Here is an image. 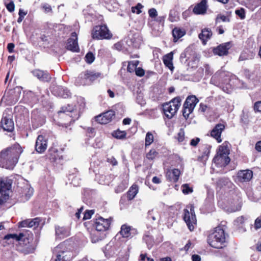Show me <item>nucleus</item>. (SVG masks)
<instances>
[{"label": "nucleus", "instance_id": "7c9ffc66", "mask_svg": "<svg viewBox=\"0 0 261 261\" xmlns=\"http://www.w3.org/2000/svg\"><path fill=\"white\" fill-rule=\"evenodd\" d=\"M10 193V192L0 191V205H3L10 199L11 197Z\"/></svg>", "mask_w": 261, "mask_h": 261}, {"label": "nucleus", "instance_id": "58836bf2", "mask_svg": "<svg viewBox=\"0 0 261 261\" xmlns=\"http://www.w3.org/2000/svg\"><path fill=\"white\" fill-rule=\"evenodd\" d=\"M211 146L209 145H204L203 146V151L202 152V158L206 160L210 153Z\"/></svg>", "mask_w": 261, "mask_h": 261}, {"label": "nucleus", "instance_id": "5fc2aeb1", "mask_svg": "<svg viewBox=\"0 0 261 261\" xmlns=\"http://www.w3.org/2000/svg\"><path fill=\"white\" fill-rule=\"evenodd\" d=\"M29 219H26L19 223V227H29Z\"/></svg>", "mask_w": 261, "mask_h": 261}, {"label": "nucleus", "instance_id": "4d7b16f0", "mask_svg": "<svg viewBox=\"0 0 261 261\" xmlns=\"http://www.w3.org/2000/svg\"><path fill=\"white\" fill-rule=\"evenodd\" d=\"M136 74L139 76H142L144 74V70L141 68H137L135 69Z\"/></svg>", "mask_w": 261, "mask_h": 261}, {"label": "nucleus", "instance_id": "1a4fd4ad", "mask_svg": "<svg viewBox=\"0 0 261 261\" xmlns=\"http://www.w3.org/2000/svg\"><path fill=\"white\" fill-rule=\"evenodd\" d=\"M184 220L186 223L190 231L193 230L194 225L196 223V218L193 206L191 207L190 211H189L187 209L184 210Z\"/></svg>", "mask_w": 261, "mask_h": 261}, {"label": "nucleus", "instance_id": "b1692460", "mask_svg": "<svg viewBox=\"0 0 261 261\" xmlns=\"http://www.w3.org/2000/svg\"><path fill=\"white\" fill-rule=\"evenodd\" d=\"M215 182L217 188L219 189H221L225 187L229 188L232 184L228 178L225 177H220Z\"/></svg>", "mask_w": 261, "mask_h": 261}, {"label": "nucleus", "instance_id": "79ce46f5", "mask_svg": "<svg viewBox=\"0 0 261 261\" xmlns=\"http://www.w3.org/2000/svg\"><path fill=\"white\" fill-rule=\"evenodd\" d=\"M40 222V220L39 218H36L33 219H29V227H37L39 223Z\"/></svg>", "mask_w": 261, "mask_h": 261}, {"label": "nucleus", "instance_id": "052dcab7", "mask_svg": "<svg viewBox=\"0 0 261 261\" xmlns=\"http://www.w3.org/2000/svg\"><path fill=\"white\" fill-rule=\"evenodd\" d=\"M107 161L109 163L111 164L113 166H116L117 165V161L116 159L113 156H111L110 158H108Z\"/></svg>", "mask_w": 261, "mask_h": 261}, {"label": "nucleus", "instance_id": "0e129e2a", "mask_svg": "<svg viewBox=\"0 0 261 261\" xmlns=\"http://www.w3.org/2000/svg\"><path fill=\"white\" fill-rule=\"evenodd\" d=\"M15 45L12 43H10L7 45V48L9 53H13L14 51V48Z\"/></svg>", "mask_w": 261, "mask_h": 261}, {"label": "nucleus", "instance_id": "09e8293b", "mask_svg": "<svg viewBox=\"0 0 261 261\" xmlns=\"http://www.w3.org/2000/svg\"><path fill=\"white\" fill-rule=\"evenodd\" d=\"M236 14L238 15L241 19H243L245 17V10L243 8L236 10Z\"/></svg>", "mask_w": 261, "mask_h": 261}, {"label": "nucleus", "instance_id": "72a5a7b5", "mask_svg": "<svg viewBox=\"0 0 261 261\" xmlns=\"http://www.w3.org/2000/svg\"><path fill=\"white\" fill-rule=\"evenodd\" d=\"M154 137L153 134L151 132L147 133L145 137V147L150 146L153 142Z\"/></svg>", "mask_w": 261, "mask_h": 261}, {"label": "nucleus", "instance_id": "412c9836", "mask_svg": "<svg viewBox=\"0 0 261 261\" xmlns=\"http://www.w3.org/2000/svg\"><path fill=\"white\" fill-rule=\"evenodd\" d=\"M52 92L55 95L64 98H67L70 95V93L67 88L61 86L55 87Z\"/></svg>", "mask_w": 261, "mask_h": 261}, {"label": "nucleus", "instance_id": "aec40b11", "mask_svg": "<svg viewBox=\"0 0 261 261\" xmlns=\"http://www.w3.org/2000/svg\"><path fill=\"white\" fill-rule=\"evenodd\" d=\"M12 180L8 177L2 178L0 180V191L11 192Z\"/></svg>", "mask_w": 261, "mask_h": 261}, {"label": "nucleus", "instance_id": "473e14b6", "mask_svg": "<svg viewBox=\"0 0 261 261\" xmlns=\"http://www.w3.org/2000/svg\"><path fill=\"white\" fill-rule=\"evenodd\" d=\"M144 241L146 243L148 248L151 247L153 243V239L152 237L149 234V233L147 232L145 233L143 238Z\"/></svg>", "mask_w": 261, "mask_h": 261}, {"label": "nucleus", "instance_id": "49530a36", "mask_svg": "<svg viewBox=\"0 0 261 261\" xmlns=\"http://www.w3.org/2000/svg\"><path fill=\"white\" fill-rule=\"evenodd\" d=\"M22 236V233H20L18 235L16 234H8L5 236L4 239L5 240H9L10 239H14L16 240H17L18 238H20V237Z\"/></svg>", "mask_w": 261, "mask_h": 261}, {"label": "nucleus", "instance_id": "7ed1b4c3", "mask_svg": "<svg viewBox=\"0 0 261 261\" xmlns=\"http://www.w3.org/2000/svg\"><path fill=\"white\" fill-rule=\"evenodd\" d=\"M207 243L213 248H222L226 243L224 230L220 226L216 227L214 231L208 235Z\"/></svg>", "mask_w": 261, "mask_h": 261}, {"label": "nucleus", "instance_id": "a211bd4d", "mask_svg": "<svg viewBox=\"0 0 261 261\" xmlns=\"http://www.w3.org/2000/svg\"><path fill=\"white\" fill-rule=\"evenodd\" d=\"M33 75L42 82H49L51 77L46 71L35 69L32 71Z\"/></svg>", "mask_w": 261, "mask_h": 261}, {"label": "nucleus", "instance_id": "f704fd0d", "mask_svg": "<svg viewBox=\"0 0 261 261\" xmlns=\"http://www.w3.org/2000/svg\"><path fill=\"white\" fill-rule=\"evenodd\" d=\"M126 133L125 131H121L119 129L114 131L112 133V135L114 137L117 139H122L125 137Z\"/></svg>", "mask_w": 261, "mask_h": 261}, {"label": "nucleus", "instance_id": "13d9d810", "mask_svg": "<svg viewBox=\"0 0 261 261\" xmlns=\"http://www.w3.org/2000/svg\"><path fill=\"white\" fill-rule=\"evenodd\" d=\"M254 227L256 229H259L261 228V218L258 217L257 218L254 223Z\"/></svg>", "mask_w": 261, "mask_h": 261}, {"label": "nucleus", "instance_id": "20e7f679", "mask_svg": "<svg viewBox=\"0 0 261 261\" xmlns=\"http://www.w3.org/2000/svg\"><path fill=\"white\" fill-rule=\"evenodd\" d=\"M181 99L177 96L173 98L169 102L162 105L163 111L168 119L172 118L176 114L181 105Z\"/></svg>", "mask_w": 261, "mask_h": 261}, {"label": "nucleus", "instance_id": "bb28decb", "mask_svg": "<svg viewBox=\"0 0 261 261\" xmlns=\"http://www.w3.org/2000/svg\"><path fill=\"white\" fill-rule=\"evenodd\" d=\"M132 231H136L135 229H132L130 226L123 224L121 227L120 233L123 238H128L131 236Z\"/></svg>", "mask_w": 261, "mask_h": 261}, {"label": "nucleus", "instance_id": "2eb2a0df", "mask_svg": "<svg viewBox=\"0 0 261 261\" xmlns=\"http://www.w3.org/2000/svg\"><path fill=\"white\" fill-rule=\"evenodd\" d=\"M47 146V140L42 135H39L36 141V150L39 153H42L46 149Z\"/></svg>", "mask_w": 261, "mask_h": 261}, {"label": "nucleus", "instance_id": "f03ea898", "mask_svg": "<svg viewBox=\"0 0 261 261\" xmlns=\"http://www.w3.org/2000/svg\"><path fill=\"white\" fill-rule=\"evenodd\" d=\"M72 248L68 241L59 244L54 249V252L56 254L55 261H71L74 257Z\"/></svg>", "mask_w": 261, "mask_h": 261}, {"label": "nucleus", "instance_id": "f257e3e1", "mask_svg": "<svg viewBox=\"0 0 261 261\" xmlns=\"http://www.w3.org/2000/svg\"><path fill=\"white\" fill-rule=\"evenodd\" d=\"M23 150L18 144L3 150L0 153V166L7 169H13L18 162Z\"/></svg>", "mask_w": 261, "mask_h": 261}, {"label": "nucleus", "instance_id": "c85d7f7f", "mask_svg": "<svg viewBox=\"0 0 261 261\" xmlns=\"http://www.w3.org/2000/svg\"><path fill=\"white\" fill-rule=\"evenodd\" d=\"M138 192V187L136 185H133L127 192V195L128 200L133 199Z\"/></svg>", "mask_w": 261, "mask_h": 261}, {"label": "nucleus", "instance_id": "6e6552de", "mask_svg": "<svg viewBox=\"0 0 261 261\" xmlns=\"http://www.w3.org/2000/svg\"><path fill=\"white\" fill-rule=\"evenodd\" d=\"M98 76V73H94L92 72L87 71L80 74L76 80L75 83L77 85L89 84Z\"/></svg>", "mask_w": 261, "mask_h": 261}, {"label": "nucleus", "instance_id": "0eeeda50", "mask_svg": "<svg viewBox=\"0 0 261 261\" xmlns=\"http://www.w3.org/2000/svg\"><path fill=\"white\" fill-rule=\"evenodd\" d=\"M198 99L194 95L189 96L186 99L182 109V115L187 119L189 115L193 111L196 104L198 102Z\"/></svg>", "mask_w": 261, "mask_h": 261}, {"label": "nucleus", "instance_id": "f8f14e48", "mask_svg": "<svg viewBox=\"0 0 261 261\" xmlns=\"http://www.w3.org/2000/svg\"><path fill=\"white\" fill-rule=\"evenodd\" d=\"M110 225V220L104 219L102 217H99L96 219L94 224L95 229L98 231H106L109 228Z\"/></svg>", "mask_w": 261, "mask_h": 261}, {"label": "nucleus", "instance_id": "a878e982", "mask_svg": "<svg viewBox=\"0 0 261 261\" xmlns=\"http://www.w3.org/2000/svg\"><path fill=\"white\" fill-rule=\"evenodd\" d=\"M212 36V32L210 29H204L201 33L199 35V38L203 42V44H206L207 40L210 39Z\"/></svg>", "mask_w": 261, "mask_h": 261}, {"label": "nucleus", "instance_id": "37998d69", "mask_svg": "<svg viewBox=\"0 0 261 261\" xmlns=\"http://www.w3.org/2000/svg\"><path fill=\"white\" fill-rule=\"evenodd\" d=\"M95 59V56L91 52L88 53L85 56V60L87 63L91 64Z\"/></svg>", "mask_w": 261, "mask_h": 261}, {"label": "nucleus", "instance_id": "2f4dec72", "mask_svg": "<svg viewBox=\"0 0 261 261\" xmlns=\"http://www.w3.org/2000/svg\"><path fill=\"white\" fill-rule=\"evenodd\" d=\"M159 217V214L158 211L152 209L147 213V218L148 220L151 219L153 221H155Z\"/></svg>", "mask_w": 261, "mask_h": 261}, {"label": "nucleus", "instance_id": "338daca9", "mask_svg": "<svg viewBox=\"0 0 261 261\" xmlns=\"http://www.w3.org/2000/svg\"><path fill=\"white\" fill-rule=\"evenodd\" d=\"M192 261H201V257L199 255L194 254L192 256Z\"/></svg>", "mask_w": 261, "mask_h": 261}, {"label": "nucleus", "instance_id": "6e6d98bb", "mask_svg": "<svg viewBox=\"0 0 261 261\" xmlns=\"http://www.w3.org/2000/svg\"><path fill=\"white\" fill-rule=\"evenodd\" d=\"M73 110V107L68 106L67 108H62L59 113H65L66 112H71Z\"/></svg>", "mask_w": 261, "mask_h": 261}, {"label": "nucleus", "instance_id": "39448f33", "mask_svg": "<svg viewBox=\"0 0 261 261\" xmlns=\"http://www.w3.org/2000/svg\"><path fill=\"white\" fill-rule=\"evenodd\" d=\"M18 244L17 245V250L24 254H28L34 252V248L32 246L27 237H25L23 233L22 236L17 239Z\"/></svg>", "mask_w": 261, "mask_h": 261}, {"label": "nucleus", "instance_id": "de8ad7c7", "mask_svg": "<svg viewBox=\"0 0 261 261\" xmlns=\"http://www.w3.org/2000/svg\"><path fill=\"white\" fill-rule=\"evenodd\" d=\"M142 7V5L139 3L135 7H133L132 8V11L133 13H136L139 14L141 12V9Z\"/></svg>", "mask_w": 261, "mask_h": 261}, {"label": "nucleus", "instance_id": "c9c22d12", "mask_svg": "<svg viewBox=\"0 0 261 261\" xmlns=\"http://www.w3.org/2000/svg\"><path fill=\"white\" fill-rule=\"evenodd\" d=\"M172 177L171 179V180L173 182H177L180 174V170L178 169H174L172 170Z\"/></svg>", "mask_w": 261, "mask_h": 261}, {"label": "nucleus", "instance_id": "9d476101", "mask_svg": "<svg viewBox=\"0 0 261 261\" xmlns=\"http://www.w3.org/2000/svg\"><path fill=\"white\" fill-rule=\"evenodd\" d=\"M115 112L110 110L96 116L95 119L99 123L105 124L110 122L115 117Z\"/></svg>", "mask_w": 261, "mask_h": 261}, {"label": "nucleus", "instance_id": "a18cd8bd", "mask_svg": "<svg viewBox=\"0 0 261 261\" xmlns=\"http://www.w3.org/2000/svg\"><path fill=\"white\" fill-rule=\"evenodd\" d=\"M220 21H222L223 22H228L229 21V19L225 15L219 14L217 15L216 18V23H217L220 22Z\"/></svg>", "mask_w": 261, "mask_h": 261}, {"label": "nucleus", "instance_id": "4468645a", "mask_svg": "<svg viewBox=\"0 0 261 261\" xmlns=\"http://www.w3.org/2000/svg\"><path fill=\"white\" fill-rule=\"evenodd\" d=\"M208 8L207 0H201L197 3L193 9V12L196 15H204Z\"/></svg>", "mask_w": 261, "mask_h": 261}, {"label": "nucleus", "instance_id": "f3484780", "mask_svg": "<svg viewBox=\"0 0 261 261\" xmlns=\"http://www.w3.org/2000/svg\"><path fill=\"white\" fill-rule=\"evenodd\" d=\"M224 128L225 126L224 124L219 123L214 127L211 132V136L215 138L218 143H220L222 141L221 135Z\"/></svg>", "mask_w": 261, "mask_h": 261}, {"label": "nucleus", "instance_id": "603ef678", "mask_svg": "<svg viewBox=\"0 0 261 261\" xmlns=\"http://www.w3.org/2000/svg\"><path fill=\"white\" fill-rule=\"evenodd\" d=\"M94 214V211L93 210L90 211H86L84 214L83 219L84 220H87L91 218L92 215Z\"/></svg>", "mask_w": 261, "mask_h": 261}, {"label": "nucleus", "instance_id": "3c124183", "mask_svg": "<svg viewBox=\"0 0 261 261\" xmlns=\"http://www.w3.org/2000/svg\"><path fill=\"white\" fill-rule=\"evenodd\" d=\"M225 74L224 72H221V71H218L217 73L215 74L214 75H213L211 79V83H213L217 78H218L219 76H222L223 75Z\"/></svg>", "mask_w": 261, "mask_h": 261}, {"label": "nucleus", "instance_id": "bf43d9fd", "mask_svg": "<svg viewBox=\"0 0 261 261\" xmlns=\"http://www.w3.org/2000/svg\"><path fill=\"white\" fill-rule=\"evenodd\" d=\"M199 141H200V139L199 138H196L192 139L191 140L190 145L192 146H194V147L196 146L197 145L199 142Z\"/></svg>", "mask_w": 261, "mask_h": 261}, {"label": "nucleus", "instance_id": "9b49d317", "mask_svg": "<svg viewBox=\"0 0 261 261\" xmlns=\"http://www.w3.org/2000/svg\"><path fill=\"white\" fill-rule=\"evenodd\" d=\"M1 127L5 131L12 132L14 128V122L10 115L3 114L1 121Z\"/></svg>", "mask_w": 261, "mask_h": 261}, {"label": "nucleus", "instance_id": "423d86ee", "mask_svg": "<svg viewBox=\"0 0 261 261\" xmlns=\"http://www.w3.org/2000/svg\"><path fill=\"white\" fill-rule=\"evenodd\" d=\"M92 36L95 39H109L112 35L106 25H97L94 28Z\"/></svg>", "mask_w": 261, "mask_h": 261}, {"label": "nucleus", "instance_id": "cd10ccee", "mask_svg": "<svg viewBox=\"0 0 261 261\" xmlns=\"http://www.w3.org/2000/svg\"><path fill=\"white\" fill-rule=\"evenodd\" d=\"M185 31L179 28H174L172 31V35L174 37V41H176L178 39L184 36L185 34Z\"/></svg>", "mask_w": 261, "mask_h": 261}, {"label": "nucleus", "instance_id": "69168bd1", "mask_svg": "<svg viewBox=\"0 0 261 261\" xmlns=\"http://www.w3.org/2000/svg\"><path fill=\"white\" fill-rule=\"evenodd\" d=\"M177 139L178 141L182 142L184 139V133L183 132H180L178 134V138Z\"/></svg>", "mask_w": 261, "mask_h": 261}, {"label": "nucleus", "instance_id": "ea45409f", "mask_svg": "<svg viewBox=\"0 0 261 261\" xmlns=\"http://www.w3.org/2000/svg\"><path fill=\"white\" fill-rule=\"evenodd\" d=\"M23 193L26 197L27 199L28 200L33 195V189L31 187L27 186L25 188H24Z\"/></svg>", "mask_w": 261, "mask_h": 261}, {"label": "nucleus", "instance_id": "dca6fc26", "mask_svg": "<svg viewBox=\"0 0 261 261\" xmlns=\"http://www.w3.org/2000/svg\"><path fill=\"white\" fill-rule=\"evenodd\" d=\"M230 158L228 155L217 154L213 159V162L217 166L225 167L230 162Z\"/></svg>", "mask_w": 261, "mask_h": 261}, {"label": "nucleus", "instance_id": "a19ab883", "mask_svg": "<svg viewBox=\"0 0 261 261\" xmlns=\"http://www.w3.org/2000/svg\"><path fill=\"white\" fill-rule=\"evenodd\" d=\"M182 191L185 194H188L193 192V189L190 187L188 184H184L181 186Z\"/></svg>", "mask_w": 261, "mask_h": 261}, {"label": "nucleus", "instance_id": "ddd939ff", "mask_svg": "<svg viewBox=\"0 0 261 261\" xmlns=\"http://www.w3.org/2000/svg\"><path fill=\"white\" fill-rule=\"evenodd\" d=\"M67 48L73 52H78L79 51V47L77 43V36L75 32L71 34V37L68 39Z\"/></svg>", "mask_w": 261, "mask_h": 261}, {"label": "nucleus", "instance_id": "c03bdc74", "mask_svg": "<svg viewBox=\"0 0 261 261\" xmlns=\"http://www.w3.org/2000/svg\"><path fill=\"white\" fill-rule=\"evenodd\" d=\"M177 18V12L174 10H171L170 11L169 16V20L171 22H174L176 21Z\"/></svg>", "mask_w": 261, "mask_h": 261}, {"label": "nucleus", "instance_id": "6ab92c4d", "mask_svg": "<svg viewBox=\"0 0 261 261\" xmlns=\"http://www.w3.org/2000/svg\"><path fill=\"white\" fill-rule=\"evenodd\" d=\"M230 48V42H226L222 44L214 49V53L219 56L226 55L228 54V49Z\"/></svg>", "mask_w": 261, "mask_h": 261}, {"label": "nucleus", "instance_id": "e433bc0d", "mask_svg": "<svg viewBox=\"0 0 261 261\" xmlns=\"http://www.w3.org/2000/svg\"><path fill=\"white\" fill-rule=\"evenodd\" d=\"M138 61H132L129 62L127 67V71L130 73L134 72L138 66Z\"/></svg>", "mask_w": 261, "mask_h": 261}, {"label": "nucleus", "instance_id": "680f3d73", "mask_svg": "<svg viewBox=\"0 0 261 261\" xmlns=\"http://www.w3.org/2000/svg\"><path fill=\"white\" fill-rule=\"evenodd\" d=\"M254 109L256 111L261 112V101L255 103Z\"/></svg>", "mask_w": 261, "mask_h": 261}, {"label": "nucleus", "instance_id": "e2e57ef3", "mask_svg": "<svg viewBox=\"0 0 261 261\" xmlns=\"http://www.w3.org/2000/svg\"><path fill=\"white\" fill-rule=\"evenodd\" d=\"M193 247L194 244L192 243L190 240H189L188 243L185 246L184 250H185L186 251H187L190 248H193Z\"/></svg>", "mask_w": 261, "mask_h": 261}, {"label": "nucleus", "instance_id": "4c0bfd02", "mask_svg": "<svg viewBox=\"0 0 261 261\" xmlns=\"http://www.w3.org/2000/svg\"><path fill=\"white\" fill-rule=\"evenodd\" d=\"M158 154V152H156L155 149H152L146 154V158L149 160H153Z\"/></svg>", "mask_w": 261, "mask_h": 261}, {"label": "nucleus", "instance_id": "393cba45", "mask_svg": "<svg viewBox=\"0 0 261 261\" xmlns=\"http://www.w3.org/2000/svg\"><path fill=\"white\" fill-rule=\"evenodd\" d=\"M173 54L172 52H171L163 57V61L166 67H167L171 70H173L174 66L173 65Z\"/></svg>", "mask_w": 261, "mask_h": 261}, {"label": "nucleus", "instance_id": "8fccbe9b", "mask_svg": "<svg viewBox=\"0 0 261 261\" xmlns=\"http://www.w3.org/2000/svg\"><path fill=\"white\" fill-rule=\"evenodd\" d=\"M148 14L151 18H155L158 15V12L155 9L151 8L148 10Z\"/></svg>", "mask_w": 261, "mask_h": 261}, {"label": "nucleus", "instance_id": "864d4df0", "mask_svg": "<svg viewBox=\"0 0 261 261\" xmlns=\"http://www.w3.org/2000/svg\"><path fill=\"white\" fill-rule=\"evenodd\" d=\"M6 8L9 12H13L14 11L15 8V5L14 3L13 2H10L9 3L6 5Z\"/></svg>", "mask_w": 261, "mask_h": 261}, {"label": "nucleus", "instance_id": "774afa93", "mask_svg": "<svg viewBox=\"0 0 261 261\" xmlns=\"http://www.w3.org/2000/svg\"><path fill=\"white\" fill-rule=\"evenodd\" d=\"M255 148L257 151H261V141L256 143Z\"/></svg>", "mask_w": 261, "mask_h": 261}, {"label": "nucleus", "instance_id": "4be33fe9", "mask_svg": "<svg viewBox=\"0 0 261 261\" xmlns=\"http://www.w3.org/2000/svg\"><path fill=\"white\" fill-rule=\"evenodd\" d=\"M56 238L63 239L70 236V230L68 228L59 226H55Z\"/></svg>", "mask_w": 261, "mask_h": 261}, {"label": "nucleus", "instance_id": "5701e85b", "mask_svg": "<svg viewBox=\"0 0 261 261\" xmlns=\"http://www.w3.org/2000/svg\"><path fill=\"white\" fill-rule=\"evenodd\" d=\"M253 173L250 170L240 171L238 173V178L242 182L249 181L252 177Z\"/></svg>", "mask_w": 261, "mask_h": 261}, {"label": "nucleus", "instance_id": "c756f323", "mask_svg": "<svg viewBox=\"0 0 261 261\" xmlns=\"http://www.w3.org/2000/svg\"><path fill=\"white\" fill-rule=\"evenodd\" d=\"M229 150L227 146V143L224 142L219 146L217 154L228 155Z\"/></svg>", "mask_w": 261, "mask_h": 261}]
</instances>
